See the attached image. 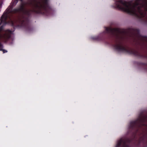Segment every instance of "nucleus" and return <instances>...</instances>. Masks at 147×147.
I'll return each mask as SVG.
<instances>
[{
    "instance_id": "nucleus-1",
    "label": "nucleus",
    "mask_w": 147,
    "mask_h": 147,
    "mask_svg": "<svg viewBox=\"0 0 147 147\" xmlns=\"http://www.w3.org/2000/svg\"><path fill=\"white\" fill-rule=\"evenodd\" d=\"M31 11L38 13H44L47 8V3L44 0H33L30 3Z\"/></svg>"
},
{
    "instance_id": "nucleus-7",
    "label": "nucleus",
    "mask_w": 147,
    "mask_h": 147,
    "mask_svg": "<svg viewBox=\"0 0 147 147\" xmlns=\"http://www.w3.org/2000/svg\"><path fill=\"white\" fill-rule=\"evenodd\" d=\"M1 51H2L3 53H7V50L5 49H2V50H1Z\"/></svg>"
},
{
    "instance_id": "nucleus-8",
    "label": "nucleus",
    "mask_w": 147,
    "mask_h": 147,
    "mask_svg": "<svg viewBox=\"0 0 147 147\" xmlns=\"http://www.w3.org/2000/svg\"><path fill=\"white\" fill-rule=\"evenodd\" d=\"M3 16H2V18H3Z\"/></svg>"
},
{
    "instance_id": "nucleus-5",
    "label": "nucleus",
    "mask_w": 147,
    "mask_h": 147,
    "mask_svg": "<svg viewBox=\"0 0 147 147\" xmlns=\"http://www.w3.org/2000/svg\"><path fill=\"white\" fill-rule=\"evenodd\" d=\"M19 21L21 22H22H22L24 21V18H19Z\"/></svg>"
},
{
    "instance_id": "nucleus-2",
    "label": "nucleus",
    "mask_w": 147,
    "mask_h": 147,
    "mask_svg": "<svg viewBox=\"0 0 147 147\" xmlns=\"http://www.w3.org/2000/svg\"><path fill=\"white\" fill-rule=\"evenodd\" d=\"M106 30L108 32L111 34L116 36H117L121 32V30L119 29H112L111 28H107Z\"/></svg>"
},
{
    "instance_id": "nucleus-6",
    "label": "nucleus",
    "mask_w": 147,
    "mask_h": 147,
    "mask_svg": "<svg viewBox=\"0 0 147 147\" xmlns=\"http://www.w3.org/2000/svg\"><path fill=\"white\" fill-rule=\"evenodd\" d=\"M3 48V46L2 44L0 42V51L2 50V49Z\"/></svg>"
},
{
    "instance_id": "nucleus-4",
    "label": "nucleus",
    "mask_w": 147,
    "mask_h": 147,
    "mask_svg": "<svg viewBox=\"0 0 147 147\" xmlns=\"http://www.w3.org/2000/svg\"><path fill=\"white\" fill-rule=\"evenodd\" d=\"M116 47L117 48L121 50H124L125 49V48L120 42H119L116 44Z\"/></svg>"
},
{
    "instance_id": "nucleus-3",
    "label": "nucleus",
    "mask_w": 147,
    "mask_h": 147,
    "mask_svg": "<svg viewBox=\"0 0 147 147\" xmlns=\"http://www.w3.org/2000/svg\"><path fill=\"white\" fill-rule=\"evenodd\" d=\"M126 147L125 140L123 139H121L119 140L116 146V147Z\"/></svg>"
}]
</instances>
